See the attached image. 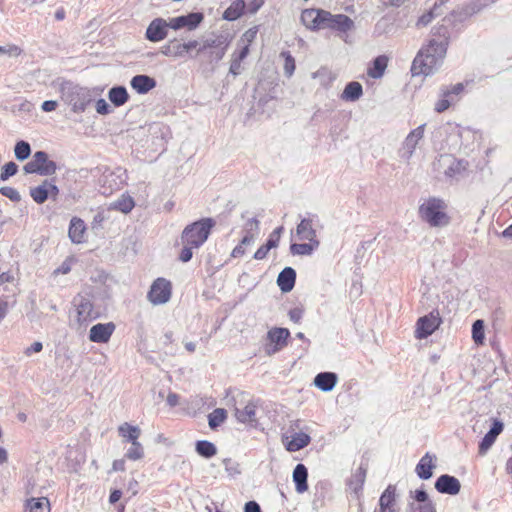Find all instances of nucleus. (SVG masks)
I'll return each instance as SVG.
<instances>
[{
	"instance_id": "59",
	"label": "nucleus",
	"mask_w": 512,
	"mask_h": 512,
	"mask_svg": "<svg viewBox=\"0 0 512 512\" xmlns=\"http://www.w3.org/2000/svg\"><path fill=\"white\" fill-rule=\"evenodd\" d=\"M75 262L73 257H67L61 265L54 270L55 275L68 274L71 271L72 263Z\"/></svg>"
},
{
	"instance_id": "57",
	"label": "nucleus",
	"mask_w": 512,
	"mask_h": 512,
	"mask_svg": "<svg viewBox=\"0 0 512 512\" xmlns=\"http://www.w3.org/2000/svg\"><path fill=\"white\" fill-rule=\"evenodd\" d=\"M244 233H253V234H259L260 233V222L256 217L250 218L246 221L243 227Z\"/></svg>"
},
{
	"instance_id": "43",
	"label": "nucleus",
	"mask_w": 512,
	"mask_h": 512,
	"mask_svg": "<svg viewBox=\"0 0 512 512\" xmlns=\"http://www.w3.org/2000/svg\"><path fill=\"white\" fill-rule=\"evenodd\" d=\"M161 53L167 57L183 58L181 43L177 39L170 40L161 47Z\"/></svg>"
},
{
	"instance_id": "36",
	"label": "nucleus",
	"mask_w": 512,
	"mask_h": 512,
	"mask_svg": "<svg viewBox=\"0 0 512 512\" xmlns=\"http://www.w3.org/2000/svg\"><path fill=\"white\" fill-rule=\"evenodd\" d=\"M396 505V486L389 484L382 492L379 498V510L385 511L387 508L395 507Z\"/></svg>"
},
{
	"instance_id": "4",
	"label": "nucleus",
	"mask_w": 512,
	"mask_h": 512,
	"mask_svg": "<svg viewBox=\"0 0 512 512\" xmlns=\"http://www.w3.org/2000/svg\"><path fill=\"white\" fill-rule=\"evenodd\" d=\"M216 222L213 218H201L188 224L181 233V242L200 248L211 234L212 228Z\"/></svg>"
},
{
	"instance_id": "29",
	"label": "nucleus",
	"mask_w": 512,
	"mask_h": 512,
	"mask_svg": "<svg viewBox=\"0 0 512 512\" xmlns=\"http://www.w3.org/2000/svg\"><path fill=\"white\" fill-rule=\"evenodd\" d=\"M129 94L125 86L116 85L109 89L108 99L115 107H121L129 100Z\"/></svg>"
},
{
	"instance_id": "49",
	"label": "nucleus",
	"mask_w": 512,
	"mask_h": 512,
	"mask_svg": "<svg viewBox=\"0 0 512 512\" xmlns=\"http://www.w3.org/2000/svg\"><path fill=\"white\" fill-rule=\"evenodd\" d=\"M280 56L284 59V72L287 77H291L295 71V59L290 51H282Z\"/></svg>"
},
{
	"instance_id": "9",
	"label": "nucleus",
	"mask_w": 512,
	"mask_h": 512,
	"mask_svg": "<svg viewBox=\"0 0 512 512\" xmlns=\"http://www.w3.org/2000/svg\"><path fill=\"white\" fill-rule=\"evenodd\" d=\"M410 498L412 501L408 503V512H436L435 504L429 498L423 485L415 491H410Z\"/></svg>"
},
{
	"instance_id": "42",
	"label": "nucleus",
	"mask_w": 512,
	"mask_h": 512,
	"mask_svg": "<svg viewBox=\"0 0 512 512\" xmlns=\"http://www.w3.org/2000/svg\"><path fill=\"white\" fill-rule=\"evenodd\" d=\"M119 435L125 438L128 442H136L141 434L138 426L131 425L127 422L123 423L118 428Z\"/></svg>"
},
{
	"instance_id": "48",
	"label": "nucleus",
	"mask_w": 512,
	"mask_h": 512,
	"mask_svg": "<svg viewBox=\"0 0 512 512\" xmlns=\"http://www.w3.org/2000/svg\"><path fill=\"white\" fill-rule=\"evenodd\" d=\"M143 456L144 449L139 441L132 442L131 447L125 453V457L133 461L140 460Z\"/></svg>"
},
{
	"instance_id": "31",
	"label": "nucleus",
	"mask_w": 512,
	"mask_h": 512,
	"mask_svg": "<svg viewBox=\"0 0 512 512\" xmlns=\"http://www.w3.org/2000/svg\"><path fill=\"white\" fill-rule=\"evenodd\" d=\"M388 64V58L385 55L377 56L368 67L367 74L373 79H379L383 76Z\"/></svg>"
},
{
	"instance_id": "47",
	"label": "nucleus",
	"mask_w": 512,
	"mask_h": 512,
	"mask_svg": "<svg viewBox=\"0 0 512 512\" xmlns=\"http://www.w3.org/2000/svg\"><path fill=\"white\" fill-rule=\"evenodd\" d=\"M472 339L477 345L483 344L485 339V324L482 319H478L472 324Z\"/></svg>"
},
{
	"instance_id": "13",
	"label": "nucleus",
	"mask_w": 512,
	"mask_h": 512,
	"mask_svg": "<svg viewBox=\"0 0 512 512\" xmlns=\"http://www.w3.org/2000/svg\"><path fill=\"white\" fill-rule=\"evenodd\" d=\"M493 0H471L457 11L451 13V17L458 22H464L471 16L481 12L484 8L490 6Z\"/></svg>"
},
{
	"instance_id": "26",
	"label": "nucleus",
	"mask_w": 512,
	"mask_h": 512,
	"mask_svg": "<svg viewBox=\"0 0 512 512\" xmlns=\"http://www.w3.org/2000/svg\"><path fill=\"white\" fill-rule=\"evenodd\" d=\"M338 382V375L335 372L325 371L318 373L313 384L322 392L332 391Z\"/></svg>"
},
{
	"instance_id": "6",
	"label": "nucleus",
	"mask_w": 512,
	"mask_h": 512,
	"mask_svg": "<svg viewBox=\"0 0 512 512\" xmlns=\"http://www.w3.org/2000/svg\"><path fill=\"white\" fill-rule=\"evenodd\" d=\"M442 324L437 309L432 310L430 313L418 318L415 325V338L423 340L431 336Z\"/></svg>"
},
{
	"instance_id": "50",
	"label": "nucleus",
	"mask_w": 512,
	"mask_h": 512,
	"mask_svg": "<svg viewBox=\"0 0 512 512\" xmlns=\"http://www.w3.org/2000/svg\"><path fill=\"white\" fill-rule=\"evenodd\" d=\"M447 97H449V93L441 91L440 99L435 103L434 107V110L436 112L442 113L446 111L454 103V98H451V100H447Z\"/></svg>"
},
{
	"instance_id": "27",
	"label": "nucleus",
	"mask_w": 512,
	"mask_h": 512,
	"mask_svg": "<svg viewBox=\"0 0 512 512\" xmlns=\"http://www.w3.org/2000/svg\"><path fill=\"white\" fill-rule=\"evenodd\" d=\"M292 479L297 493L302 494L308 490V469L303 463H298L295 466Z\"/></svg>"
},
{
	"instance_id": "5",
	"label": "nucleus",
	"mask_w": 512,
	"mask_h": 512,
	"mask_svg": "<svg viewBox=\"0 0 512 512\" xmlns=\"http://www.w3.org/2000/svg\"><path fill=\"white\" fill-rule=\"evenodd\" d=\"M58 170V165L55 161L49 159L46 151H36L31 160L23 166L25 174H37L40 176H52Z\"/></svg>"
},
{
	"instance_id": "44",
	"label": "nucleus",
	"mask_w": 512,
	"mask_h": 512,
	"mask_svg": "<svg viewBox=\"0 0 512 512\" xmlns=\"http://www.w3.org/2000/svg\"><path fill=\"white\" fill-rule=\"evenodd\" d=\"M445 2L441 0L439 3L435 2L434 6L426 11L424 14H422L416 23L417 27H424L431 23V21L436 17L439 16L440 13L438 12V9L444 4Z\"/></svg>"
},
{
	"instance_id": "23",
	"label": "nucleus",
	"mask_w": 512,
	"mask_h": 512,
	"mask_svg": "<svg viewBox=\"0 0 512 512\" xmlns=\"http://www.w3.org/2000/svg\"><path fill=\"white\" fill-rule=\"evenodd\" d=\"M131 88L140 95H145L157 86L155 78L146 74H137L130 80Z\"/></svg>"
},
{
	"instance_id": "32",
	"label": "nucleus",
	"mask_w": 512,
	"mask_h": 512,
	"mask_svg": "<svg viewBox=\"0 0 512 512\" xmlns=\"http://www.w3.org/2000/svg\"><path fill=\"white\" fill-rule=\"evenodd\" d=\"M363 95V87L357 81L348 82L341 94V99L345 101L355 102Z\"/></svg>"
},
{
	"instance_id": "24",
	"label": "nucleus",
	"mask_w": 512,
	"mask_h": 512,
	"mask_svg": "<svg viewBox=\"0 0 512 512\" xmlns=\"http://www.w3.org/2000/svg\"><path fill=\"white\" fill-rule=\"evenodd\" d=\"M296 270L290 266L285 267L277 276L276 283L282 293L293 290L296 283Z\"/></svg>"
},
{
	"instance_id": "12",
	"label": "nucleus",
	"mask_w": 512,
	"mask_h": 512,
	"mask_svg": "<svg viewBox=\"0 0 512 512\" xmlns=\"http://www.w3.org/2000/svg\"><path fill=\"white\" fill-rule=\"evenodd\" d=\"M323 29L328 28L346 33L354 26L353 20L345 14H332L324 10Z\"/></svg>"
},
{
	"instance_id": "17",
	"label": "nucleus",
	"mask_w": 512,
	"mask_h": 512,
	"mask_svg": "<svg viewBox=\"0 0 512 512\" xmlns=\"http://www.w3.org/2000/svg\"><path fill=\"white\" fill-rule=\"evenodd\" d=\"M425 130V124L419 125L417 128L410 131V133L406 136L402 148H401V157L409 160L413 155L418 142L423 138Z\"/></svg>"
},
{
	"instance_id": "20",
	"label": "nucleus",
	"mask_w": 512,
	"mask_h": 512,
	"mask_svg": "<svg viewBox=\"0 0 512 512\" xmlns=\"http://www.w3.org/2000/svg\"><path fill=\"white\" fill-rule=\"evenodd\" d=\"M123 182L124 180L121 178L120 174L106 169L99 179L101 193L103 195H110L113 191L119 190Z\"/></svg>"
},
{
	"instance_id": "54",
	"label": "nucleus",
	"mask_w": 512,
	"mask_h": 512,
	"mask_svg": "<svg viewBox=\"0 0 512 512\" xmlns=\"http://www.w3.org/2000/svg\"><path fill=\"white\" fill-rule=\"evenodd\" d=\"M226 51L227 50H225V49H219V50L208 49V51L206 53H202V54L205 55L207 57L208 62L212 64V63H218L220 60H222Z\"/></svg>"
},
{
	"instance_id": "25",
	"label": "nucleus",
	"mask_w": 512,
	"mask_h": 512,
	"mask_svg": "<svg viewBox=\"0 0 512 512\" xmlns=\"http://www.w3.org/2000/svg\"><path fill=\"white\" fill-rule=\"evenodd\" d=\"M453 21L456 22L451 16L449 18L443 19V22L450 23ZM432 35L434 38L429 41V44H435V46H436V45L445 43V51H447L450 37H451L450 31H449L447 25L445 23H443L439 26L433 27Z\"/></svg>"
},
{
	"instance_id": "3",
	"label": "nucleus",
	"mask_w": 512,
	"mask_h": 512,
	"mask_svg": "<svg viewBox=\"0 0 512 512\" xmlns=\"http://www.w3.org/2000/svg\"><path fill=\"white\" fill-rule=\"evenodd\" d=\"M447 204L441 198L429 197L419 206V216L431 227H442L450 223Z\"/></svg>"
},
{
	"instance_id": "38",
	"label": "nucleus",
	"mask_w": 512,
	"mask_h": 512,
	"mask_svg": "<svg viewBox=\"0 0 512 512\" xmlns=\"http://www.w3.org/2000/svg\"><path fill=\"white\" fill-rule=\"evenodd\" d=\"M134 206V199L130 195L122 194L120 198H118L117 200L113 201L110 204L109 209L120 211L124 214H128L129 212L132 211Z\"/></svg>"
},
{
	"instance_id": "1",
	"label": "nucleus",
	"mask_w": 512,
	"mask_h": 512,
	"mask_svg": "<svg viewBox=\"0 0 512 512\" xmlns=\"http://www.w3.org/2000/svg\"><path fill=\"white\" fill-rule=\"evenodd\" d=\"M447 51L444 44H427L422 47L414 58L411 65V73L413 76H430L433 75L442 65Z\"/></svg>"
},
{
	"instance_id": "30",
	"label": "nucleus",
	"mask_w": 512,
	"mask_h": 512,
	"mask_svg": "<svg viewBox=\"0 0 512 512\" xmlns=\"http://www.w3.org/2000/svg\"><path fill=\"white\" fill-rule=\"evenodd\" d=\"M245 8L246 2L244 0H234L223 12L222 17L227 21H235L245 13Z\"/></svg>"
},
{
	"instance_id": "52",
	"label": "nucleus",
	"mask_w": 512,
	"mask_h": 512,
	"mask_svg": "<svg viewBox=\"0 0 512 512\" xmlns=\"http://www.w3.org/2000/svg\"><path fill=\"white\" fill-rule=\"evenodd\" d=\"M222 463L225 467V471L230 477H236L241 473L239 463L232 460L231 458H224Z\"/></svg>"
},
{
	"instance_id": "10",
	"label": "nucleus",
	"mask_w": 512,
	"mask_h": 512,
	"mask_svg": "<svg viewBox=\"0 0 512 512\" xmlns=\"http://www.w3.org/2000/svg\"><path fill=\"white\" fill-rule=\"evenodd\" d=\"M73 303L76 306L77 322L80 326H86L98 318V313L94 312V305L88 297L77 295Z\"/></svg>"
},
{
	"instance_id": "7",
	"label": "nucleus",
	"mask_w": 512,
	"mask_h": 512,
	"mask_svg": "<svg viewBox=\"0 0 512 512\" xmlns=\"http://www.w3.org/2000/svg\"><path fill=\"white\" fill-rule=\"evenodd\" d=\"M290 331L283 327H273L267 332V341L265 344V353L268 356L274 355L283 350L288 345Z\"/></svg>"
},
{
	"instance_id": "16",
	"label": "nucleus",
	"mask_w": 512,
	"mask_h": 512,
	"mask_svg": "<svg viewBox=\"0 0 512 512\" xmlns=\"http://www.w3.org/2000/svg\"><path fill=\"white\" fill-rule=\"evenodd\" d=\"M169 28L170 24L165 19L155 18L148 25L145 38L153 43L160 42L167 37Z\"/></svg>"
},
{
	"instance_id": "64",
	"label": "nucleus",
	"mask_w": 512,
	"mask_h": 512,
	"mask_svg": "<svg viewBox=\"0 0 512 512\" xmlns=\"http://www.w3.org/2000/svg\"><path fill=\"white\" fill-rule=\"evenodd\" d=\"M154 133L159 134L161 139L164 140V142L167 141V138L170 135L169 127L163 124H156L154 127Z\"/></svg>"
},
{
	"instance_id": "21",
	"label": "nucleus",
	"mask_w": 512,
	"mask_h": 512,
	"mask_svg": "<svg viewBox=\"0 0 512 512\" xmlns=\"http://www.w3.org/2000/svg\"><path fill=\"white\" fill-rule=\"evenodd\" d=\"M230 44V39L228 34L220 33V34H213L209 37H207L205 40H203V43L201 46H199L197 50V54L200 53H206L208 49H225L227 50Z\"/></svg>"
},
{
	"instance_id": "19",
	"label": "nucleus",
	"mask_w": 512,
	"mask_h": 512,
	"mask_svg": "<svg viewBox=\"0 0 512 512\" xmlns=\"http://www.w3.org/2000/svg\"><path fill=\"white\" fill-rule=\"evenodd\" d=\"M437 457L435 454L426 452L418 461L415 467V473L421 480H429L433 476L436 468Z\"/></svg>"
},
{
	"instance_id": "56",
	"label": "nucleus",
	"mask_w": 512,
	"mask_h": 512,
	"mask_svg": "<svg viewBox=\"0 0 512 512\" xmlns=\"http://www.w3.org/2000/svg\"><path fill=\"white\" fill-rule=\"evenodd\" d=\"M182 244H183V248L181 249V251L178 255V259H179V261H181L183 263H187L192 259L193 249H196V248L192 245H188L187 243H182Z\"/></svg>"
},
{
	"instance_id": "58",
	"label": "nucleus",
	"mask_w": 512,
	"mask_h": 512,
	"mask_svg": "<svg viewBox=\"0 0 512 512\" xmlns=\"http://www.w3.org/2000/svg\"><path fill=\"white\" fill-rule=\"evenodd\" d=\"M504 429V423L499 419H493L492 425L487 432L488 435L493 437V439H497V437L502 433Z\"/></svg>"
},
{
	"instance_id": "28",
	"label": "nucleus",
	"mask_w": 512,
	"mask_h": 512,
	"mask_svg": "<svg viewBox=\"0 0 512 512\" xmlns=\"http://www.w3.org/2000/svg\"><path fill=\"white\" fill-rule=\"evenodd\" d=\"M86 231L85 222L77 217H73L70 221L68 235L70 240L75 244H80L84 241V234Z\"/></svg>"
},
{
	"instance_id": "55",
	"label": "nucleus",
	"mask_w": 512,
	"mask_h": 512,
	"mask_svg": "<svg viewBox=\"0 0 512 512\" xmlns=\"http://www.w3.org/2000/svg\"><path fill=\"white\" fill-rule=\"evenodd\" d=\"M495 439L488 435L487 433L484 435V437L479 442L478 446V452L480 455H485L488 450L492 447V445L495 443Z\"/></svg>"
},
{
	"instance_id": "62",
	"label": "nucleus",
	"mask_w": 512,
	"mask_h": 512,
	"mask_svg": "<svg viewBox=\"0 0 512 512\" xmlns=\"http://www.w3.org/2000/svg\"><path fill=\"white\" fill-rule=\"evenodd\" d=\"M46 180H47L48 197L55 201L60 193L58 186L55 184V178L46 179Z\"/></svg>"
},
{
	"instance_id": "39",
	"label": "nucleus",
	"mask_w": 512,
	"mask_h": 512,
	"mask_svg": "<svg viewBox=\"0 0 512 512\" xmlns=\"http://www.w3.org/2000/svg\"><path fill=\"white\" fill-rule=\"evenodd\" d=\"M235 416L241 423L256 422V405L253 402H249L243 409L236 408Z\"/></svg>"
},
{
	"instance_id": "60",
	"label": "nucleus",
	"mask_w": 512,
	"mask_h": 512,
	"mask_svg": "<svg viewBox=\"0 0 512 512\" xmlns=\"http://www.w3.org/2000/svg\"><path fill=\"white\" fill-rule=\"evenodd\" d=\"M95 109H96V112L100 115H108L112 112L110 105L103 98H99L95 102Z\"/></svg>"
},
{
	"instance_id": "41",
	"label": "nucleus",
	"mask_w": 512,
	"mask_h": 512,
	"mask_svg": "<svg viewBox=\"0 0 512 512\" xmlns=\"http://www.w3.org/2000/svg\"><path fill=\"white\" fill-rule=\"evenodd\" d=\"M29 194L35 203L39 205L45 203L49 199L47 191V180L44 179L38 186L31 187Z\"/></svg>"
},
{
	"instance_id": "45",
	"label": "nucleus",
	"mask_w": 512,
	"mask_h": 512,
	"mask_svg": "<svg viewBox=\"0 0 512 512\" xmlns=\"http://www.w3.org/2000/svg\"><path fill=\"white\" fill-rule=\"evenodd\" d=\"M227 418V411L224 408H216L208 415V425L210 429L215 430Z\"/></svg>"
},
{
	"instance_id": "34",
	"label": "nucleus",
	"mask_w": 512,
	"mask_h": 512,
	"mask_svg": "<svg viewBox=\"0 0 512 512\" xmlns=\"http://www.w3.org/2000/svg\"><path fill=\"white\" fill-rule=\"evenodd\" d=\"M311 437L304 432H297L292 435L291 440L286 444L289 452L299 451L309 445Z\"/></svg>"
},
{
	"instance_id": "8",
	"label": "nucleus",
	"mask_w": 512,
	"mask_h": 512,
	"mask_svg": "<svg viewBox=\"0 0 512 512\" xmlns=\"http://www.w3.org/2000/svg\"><path fill=\"white\" fill-rule=\"evenodd\" d=\"M171 294V282L165 278L159 277L152 283L147 297L152 304L161 305L170 300Z\"/></svg>"
},
{
	"instance_id": "40",
	"label": "nucleus",
	"mask_w": 512,
	"mask_h": 512,
	"mask_svg": "<svg viewBox=\"0 0 512 512\" xmlns=\"http://www.w3.org/2000/svg\"><path fill=\"white\" fill-rule=\"evenodd\" d=\"M367 470L363 465H360L357 470L352 474L348 480V485L355 493L362 490L365 483Z\"/></svg>"
},
{
	"instance_id": "22",
	"label": "nucleus",
	"mask_w": 512,
	"mask_h": 512,
	"mask_svg": "<svg viewBox=\"0 0 512 512\" xmlns=\"http://www.w3.org/2000/svg\"><path fill=\"white\" fill-rule=\"evenodd\" d=\"M323 14L322 9H305L301 13V21L308 29L317 31L323 29Z\"/></svg>"
},
{
	"instance_id": "18",
	"label": "nucleus",
	"mask_w": 512,
	"mask_h": 512,
	"mask_svg": "<svg viewBox=\"0 0 512 512\" xmlns=\"http://www.w3.org/2000/svg\"><path fill=\"white\" fill-rule=\"evenodd\" d=\"M434 487L441 494L454 496L460 492L461 483L455 476L442 474L436 479Z\"/></svg>"
},
{
	"instance_id": "63",
	"label": "nucleus",
	"mask_w": 512,
	"mask_h": 512,
	"mask_svg": "<svg viewBox=\"0 0 512 512\" xmlns=\"http://www.w3.org/2000/svg\"><path fill=\"white\" fill-rule=\"evenodd\" d=\"M441 91H445V93H449V97L454 96L455 99L464 91L463 83H457L452 85L451 87H443Z\"/></svg>"
},
{
	"instance_id": "33",
	"label": "nucleus",
	"mask_w": 512,
	"mask_h": 512,
	"mask_svg": "<svg viewBox=\"0 0 512 512\" xmlns=\"http://www.w3.org/2000/svg\"><path fill=\"white\" fill-rule=\"evenodd\" d=\"M50 502L46 497L27 499L24 512H50Z\"/></svg>"
},
{
	"instance_id": "14",
	"label": "nucleus",
	"mask_w": 512,
	"mask_h": 512,
	"mask_svg": "<svg viewBox=\"0 0 512 512\" xmlns=\"http://www.w3.org/2000/svg\"><path fill=\"white\" fill-rule=\"evenodd\" d=\"M116 329L114 322L97 323L93 325L88 334V339L93 343H108Z\"/></svg>"
},
{
	"instance_id": "46",
	"label": "nucleus",
	"mask_w": 512,
	"mask_h": 512,
	"mask_svg": "<svg viewBox=\"0 0 512 512\" xmlns=\"http://www.w3.org/2000/svg\"><path fill=\"white\" fill-rule=\"evenodd\" d=\"M31 146L25 140H19L14 146V155L18 161H25L31 155Z\"/></svg>"
},
{
	"instance_id": "53",
	"label": "nucleus",
	"mask_w": 512,
	"mask_h": 512,
	"mask_svg": "<svg viewBox=\"0 0 512 512\" xmlns=\"http://www.w3.org/2000/svg\"><path fill=\"white\" fill-rule=\"evenodd\" d=\"M0 194L4 197H7L12 202L18 203L21 201V195L19 191L10 186L0 187Z\"/></svg>"
},
{
	"instance_id": "15",
	"label": "nucleus",
	"mask_w": 512,
	"mask_h": 512,
	"mask_svg": "<svg viewBox=\"0 0 512 512\" xmlns=\"http://www.w3.org/2000/svg\"><path fill=\"white\" fill-rule=\"evenodd\" d=\"M204 19V15L201 12H190L186 15L177 16L169 20L170 28L173 30H179L187 28L188 30L196 29Z\"/></svg>"
},
{
	"instance_id": "51",
	"label": "nucleus",
	"mask_w": 512,
	"mask_h": 512,
	"mask_svg": "<svg viewBox=\"0 0 512 512\" xmlns=\"http://www.w3.org/2000/svg\"><path fill=\"white\" fill-rule=\"evenodd\" d=\"M17 172H18V165L15 162L10 161V162L4 164V166L1 169V173H0V181L8 180L10 177L14 176Z\"/></svg>"
},
{
	"instance_id": "35",
	"label": "nucleus",
	"mask_w": 512,
	"mask_h": 512,
	"mask_svg": "<svg viewBox=\"0 0 512 512\" xmlns=\"http://www.w3.org/2000/svg\"><path fill=\"white\" fill-rule=\"evenodd\" d=\"M320 246V241H308L307 243H291L292 255L309 256Z\"/></svg>"
},
{
	"instance_id": "2",
	"label": "nucleus",
	"mask_w": 512,
	"mask_h": 512,
	"mask_svg": "<svg viewBox=\"0 0 512 512\" xmlns=\"http://www.w3.org/2000/svg\"><path fill=\"white\" fill-rule=\"evenodd\" d=\"M59 92L61 100L76 114L85 112L87 107L94 101L93 90L83 87L71 81H62Z\"/></svg>"
},
{
	"instance_id": "61",
	"label": "nucleus",
	"mask_w": 512,
	"mask_h": 512,
	"mask_svg": "<svg viewBox=\"0 0 512 512\" xmlns=\"http://www.w3.org/2000/svg\"><path fill=\"white\" fill-rule=\"evenodd\" d=\"M265 0H250L246 3L245 12L248 14H256L260 8L264 5Z\"/></svg>"
},
{
	"instance_id": "37",
	"label": "nucleus",
	"mask_w": 512,
	"mask_h": 512,
	"mask_svg": "<svg viewBox=\"0 0 512 512\" xmlns=\"http://www.w3.org/2000/svg\"><path fill=\"white\" fill-rule=\"evenodd\" d=\"M195 451L196 453L204 458V459H211L217 454V447L216 445L208 440H197L195 442Z\"/></svg>"
},
{
	"instance_id": "11",
	"label": "nucleus",
	"mask_w": 512,
	"mask_h": 512,
	"mask_svg": "<svg viewBox=\"0 0 512 512\" xmlns=\"http://www.w3.org/2000/svg\"><path fill=\"white\" fill-rule=\"evenodd\" d=\"M319 223L317 214L307 213L305 217L301 218L296 227V235L300 240L319 241L316 234V226Z\"/></svg>"
}]
</instances>
